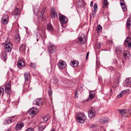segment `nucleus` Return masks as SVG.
<instances>
[{
    "label": "nucleus",
    "mask_w": 131,
    "mask_h": 131,
    "mask_svg": "<svg viewBox=\"0 0 131 131\" xmlns=\"http://www.w3.org/2000/svg\"><path fill=\"white\" fill-rule=\"evenodd\" d=\"M86 117L83 114L80 113L78 114L76 117V119L78 122L80 123H83L85 121Z\"/></svg>",
    "instance_id": "obj_1"
},
{
    "label": "nucleus",
    "mask_w": 131,
    "mask_h": 131,
    "mask_svg": "<svg viewBox=\"0 0 131 131\" xmlns=\"http://www.w3.org/2000/svg\"><path fill=\"white\" fill-rule=\"evenodd\" d=\"M12 47V44L10 43L9 40H7L5 42L4 48L5 52H10Z\"/></svg>",
    "instance_id": "obj_2"
},
{
    "label": "nucleus",
    "mask_w": 131,
    "mask_h": 131,
    "mask_svg": "<svg viewBox=\"0 0 131 131\" xmlns=\"http://www.w3.org/2000/svg\"><path fill=\"white\" fill-rule=\"evenodd\" d=\"M119 112L122 115L126 117H128L130 114L131 110L129 109L126 110L124 109L122 110H119Z\"/></svg>",
    "instance_id": "obj_3"
},
{
    "label": "nucleus",
    "mask_w": 131,
    "mask_h": 131,
    "mask_svg": "<svg viewBox=\"0 0 131 131\" xmlns=\"http://www.w3.org/2000/svg\"><path fill=\"white\" fill-rule=\"evenodd\" d=\"M45 12V9H40L37 12L38 19L39 22H41L43 20V16Z\"/></svg>",
    "instance_id": "obj_4"
},
{
    "label": "nucleus",
    "mask_w": 131,
    "mask_h": 131,
    "mask_svg": "<svg viewBox=\"0 0 131 131\" xmlns=\"http://www.w3.org/2000/svg\"><path fill=\"white\" fill-rule=\"evenodd\" d=\"M59 18L62 25L66 24L68 21V19L67 18L63 15H59Z\"/></svg>",
    "instance_id": "obj_5"
},
{
    "label": "nucleus",
    "mask_w": 131,
    "mask_h": 131,
    "mask_svg": "<svg viewBox=\"0 0 131 131\" xmlns=\"http://www.w3.org/2000/svg\"><path fill=\"white\" fill-rule=\"evenodd\" d=\"M124 85L125 86L131 88V78H127L123 83Z\"/></svg>",
    "instance_id": "obj_6"
},
{
    "label": "nucleus",
    "mask_w": 131,
    "mask_h": 131,
    "mask_svg": "<svg viewBox=\"0 0 131 131\" xmlns=\"http://www.w3.org/2000/svg\"><path fill=\"white\" fill-rule=\"evenodd\" d=\"M78 39L81 44L85 43L86 41V38L84 34H83L81 37H79Z\"/></svg>",
    "instance_id": "obj_7"
},
{
    "label": "nucleus",
    "mask_w": 131,
    "mask_h": 131,
    "mask_svg": "<svg viewBox=\"0 0 131 131\" xmlns=\"http://www.w3.org/2000/svg\"><path fill=\"white\" fill-rule=\"evenodd\" d=\"M11 84L10 81H9L6 84L5 87V92L7 94L9 93L10 92L11 89Z\"/></svg>",
    "instance_id": "obj_8"
},
{
    "label": "nucleus",
    "mask_w": 131,
    "mask_h": 131,
    "mask_svg": "<svg viewBox=\"0 0 131 131\" xmlns=\"http://www.w3.org/2000/svg\"><path fill=\"white\" fill-rule=\"evenodd\" d=\"M59 68L61 69H64L66 66V63L62 60H60L58 63Z\"/></svg>",
    "instance_id": "obj_9"
},
{
    "label": "nucleus",
    "mask_w": 131,
    "mask_h": 131,
    "mask_svg": "<svg viewBox=\"0 0 131 131\" xmlns=\"http://www.w3.org/2000/svg\"><path fill=\"white\" fill-rule=\"evenodd\" d=\"M42 101L41 98L37 99L36 100H35L33 102L34 104H35L36 105L38 106L42 105Z\"/></svg>",
    "instance_id": "obj_10"
},
{
    "label": "nucleus",
    "mask_w": 131,
    "mask_h": 131,
    "mask_svg": "<svg viewBox=\"0 0 131 131\" xmlns=\"http://www.w3.org/2000/svg\"><path fill=\"white\" fill-rule=\"evenodd\" d=\"M95 111L93 109H90L88 112L89 117L90 118L94 117L95 116Z\"/></svg>",
    "instance_id": "obj_11"
},
{
    "label": "nucleus",
    "mask_w": 131,
    "mask_h": 131,
    "mask_svg": "<svg viewBox=\"0 0 131 131\" xmlns=\"http://www.w3.org/2000/svg\"><path fill=\"white\" fill-rule=\"evenodd\" d=\"M17 66L19 68L21 69L25 67V63L22 60H20L17 62Z\"/></svg>",
    "instance_id": "obj_12"
},
{
    "label": "nucleus",
    "mask_w": 131,
    "mask_h": 131,
    "mask_svg": "<svg viewBox=\"0 0 131 131\" xmlns=\"http://www.w3.org/2000/svg\"><path fill=\"white\" fill-rule=\"evenodd\" d=\"M51 17L52 18H57L58 16V14L54 10V8H52L51 9Z\"/></svg>",
    "instance_id": "obj_13"
},
{
    "label": "nucleus",
    "mask_w": 131,
    "mask_h": 131,
    "mask_svg": "<svg viewBox=\"0 0 131 131\" xmlns=\"http://www.w3.org/2000/svg\"><path fill=\"white\" fill-rule=\"evenodd\" d=\"M1 57L2 59L5 62L7 58V53L5 52H2L1 54Z\"/></svg>",
    "instance_id": "obj_14"
},
{
    "label": "nucleus",
    "mask_w": 131,
    "mask_h": 131,
    "mask_svg": "<svg viewBox=\"0 0 131 131\" xmlns=\"http://www.w3.org/2000/svg\"><path fill=\"white\" fill-rule=\"evenodd\" d=\"M29 114L33 116L37 113V111L35 108H31L28 111Z\"/></svg>",
    "instance_id": "obj_15"
},
{
    "label": "nucleus",
    "mask_w": 131,
    "mask_h": 131,
    "mask_svg": "<svg viewBox=\"0 0 131 131\" xmlns=\"http://www.w3.org/2000/svg\"><path fill=\"white\" fill-rule=\"evenodd\" d=\"M2 20L3 23L5 25L7 24L8 23V17L7 15H4L2 18Z\"/></svg>",
    "instance_id": "obj_16"
},
{
    "label": "nucleus",
    "mask_w": 131,
    "mask_h": 131,
    "mask_svg": "<svg viewBox=\"0 0 131 131\" xmlns=\"http://www.w3.org/2000/svg\"><path fill=\"white\" fill-rule=\"evenodd\" d=\"M24 77L25 81H29L31 79L30 75L29 72L25 73L24 74Z\"/></svg>",
    "instance_id": "obj_17"
},
{
    "label": "nucleus",
    "mask_w": 131,
    "mask_h": 131,
    "mask_svg": "<svg viewBox=\"0 0 131 131\" xmlns=\"http://www.w3.org/2000/svg\"><path fill=\"white\" fill-rule=\"evenodd\" d=\"M79 64V62L74 60H72L70 63V64L71 66L74 67H76L78 66Z\"/></svg>",
    "instance_id": "obj_18"
},
{
    "label": "nucleus",
    "mask_w": 131,
    "mask_h": 131,
    "mask_svg": "<svg viewBox=\"0 0 131 131\" xmlns=\"http://www.w3.org/2000/svg\"><path fill=\"white\" fill-rule=\"evenodd\" d=\"M48 49L50 53H53L55 52V47L53 45H49Z\"/></svg>",
    "instance_id": "obj_19"
},
{
    "label": "nucleus",
    "mask_w": 131,
    "mask_h": 131,
    "mask_svg": "<svg viewBox=\"0 0 131 131\" xmlns=\"http://www.w3.org/2000/svg\"><path fill=\"white\" fill-rule=\"evenodd\" d=\"M15 116H13L11 117H8L6 120L4 124H8L11 122L13 121V119L12 118H14Z\"/></svg>",
    "instance_id": "obj_20"
},
{
    "label": "nucleus",
    "mask_w": 131,
    "mask_h": 131,
    "mask_svg": "<svg viewBox=\"0 0 131 131\" xmlns=\"http://www.w3.org/2000/svg\"><path fill=\"white\" fill-rule=\"evenodd\" d=\"M24 124L22 123H18L16 125L15 129L17 130H19L21 129L22 127L24 126Z\"/></svg>",
    "instance_id": "obj_21"
},
{
    "label": "nucleus",
    "mask_w": 131,
    "mask_h": 131,
    "mask_svg": "<svg viewBox=\"0 0 131 131\" xmlns=\"http://www.w3.org/2000/svg\"><path fill=\"white\" fill-rule=\"evenodd\" d=\"M95 96V93L93 91L90 92V94L89 95V98L87 100V101H89L92 99Z\"/></svg>",
    "instance_id": "obj_22"
},
{
    "label": "nucleus",
    "mask_w": 131,
    "mask_h": 131,
    "mask_svg": "<svg viewBox=\"0 0 131 131\" xmlns=\"http://www.w3.org/2000/svg\"><path fill=\"white\" fill-rule=\"evenodd\" d=\"M40 29H41V31L42 33V36L43 37H42V39L43 41V43H44V40L46 37V34L45 33V30L44 28H43V29H42L41 28Z\"/></svg>",
    "instance_id": "obj_23"
},
{
    "label": "nucleus",
    "mask_w": 131,
    "mask_h": 131,
    "mask_svg": "<svg viewBox=\"0 0 131 131\" xmlns=\"http://www.w3.org/2000/svg\"><path fill=\"white\" fill-rule=\"evenodd\" d=\"M19 50L21 52H24L25 50V45L24 44H21L20 46Z\"/></svg>",
    "instance_id": "obj_24"
},
{
    "label": "nucleus",
    "mask_w": 131,
    "mask_h": 131,
    "mask_svg": "<svg viewBox=\"0 0 131 131\" xmlns=\"http://www.w3.org/2000/svg\"><path fill=\"white\" fill-rule=\"evenodd\" d=\"M47 29L49 31L52 32L53 31V27L52 25L50 23H48L47 26Z\"/></svg>",
    "instance_id": "obj_25"
},
{
    "label": "nucleus",
    "mask_w": 131,
    "mask_h": 131,
    "mask_svg": "<svg viewBox=\"0 0 131 131\" xmlns=\"http://www.w3.org/2000/svg\"><path fill=\"white\" fill-rule=\"evenodd\" d=\"M21 12L20 10L18 8H17L15 9L14 12L13 13V15L15 16H18L20 13Z\"/></svg>",
    "instance_id": "obj_26"
},
{
    "label": "nucleus",
    "mask_w": 131,
    "mask_h": 131,
    "mask_svg": "<svg viewBox=\"0 0 131 131\" xmlns=\"http://www.w3.org/2000/svg\"><path fill=\"white\" fill-rule=\"evenodd\" d=\"M131 42V38L130 37H128L126 38L124 41V43L126 46H127V45L128 43Z\"/></svg>",
    "instance_id": "obj_27"
},
{
    "label": "nucleus",
    "mask_w": 131,
    "mask_h": 131,
    "mask_svg": "<svg viewBox=\"0 0 131 131\" xmlns=\"http://www.w3.org/2000/svg\"><path fill=\"white\" fill-rule=\"evenodd\" d=\"M126 25L127 28L128 30H129L130 26V18H128L127 19Z\"/></svg>",
    "instance_id": "obj_28"
},
{
    "label": "nucleus",
    "mask_w": 131,
    "mask_h": 131,
    "mask_svg": "<svg viewBox=\"0 0 131 131\" xmlns=\"http://www.w3.org/2000/svg\"><path fill=\"white\" fill-rule=\"evenodd\" d=\"M108 120L107 118H102L100 119V122L101 124H104L107 122Z\"/></svg>",
    "instance_id": "obj_29"
},
{
    "label": "nucleus",
    "mask_w": 131,
    "mask_h": 131,
    "mask_svg": "<svg viewBox=\"0 0 131 131\" xmlns=\"http://www.w3.org/2000/svg\"><path fill=\"white\" fill-rule=\"evenodd\" d=\"M129 91V89H127L126 90H124V91H122L121 92V93L118 94L117 95V97L118 98H120L124 94V93L126 91Z\"/></svg>",
    "instance_id": "obj_30"
},
{
    "label": "nucleus",
    "mask_w": 131,
    "mask_h": 131,
    "mask_svg": "<svg viewBox=\"0 0 131 131\" xmlns=\"http://www.w3.org/2000/svg\"><path fill=\"white\" fill-rule=\"evenodd\" d=\"M50 116L49 115H47L45 116H44L42 117L41 119V121L43 120L44 121H47L50 119Z\"/></svg>",
    "instance_id": "obj_31"
},
{
    "label": "nucleus",
    "mask_w": 131,
    "mask_h": 131,
    "mask_svg": "<svg viewBox=\"0 0 131 131\" xmlns=\"http://www.w3.org/2000/svg\"><path fill=\"white\" fill-rule=\"evenodd\" d=\"M103 8H105L107 7L108 3L107 0H103Z\"/></svg>",
    "instance_id": "obj_32"
},
{
    "label": "nucleus",
    "mask_w": 131,
    "mask_h": 131,
    "mask_svg": "<svg viewBox=\"0 0 131 131\" xmlns=\"http://www.w3.org/2000/svg\"><path fill=\"white\" fill-rule=\"evenodd\" d=\"M122 51V48L120 47L116 48V49L115 50L116 51L117 53H120Z\"/></svg>",
    "instance_id": "obj_33"
},
{
    "label": "nucleus",
    "mask_w": 131,
    "mask_h": 131,
    "mask_svg": "<svg viewBox=\"0 0 131 131\" xmlns=\"http://www.w3.org/2000/svg\"><path fill=\"white\" fill-rule=\"evenodd\" d=\"M4 89L2 87H0V95L2 94V95L3 96L4 93Z\"/></svg>",
    "instance_id": "obj_34"
},
{
    "label": "nucleus",
    "mask_w": 131,
    "mask_h": 131,
    "mask_svg": "<svg viewBox=\"0 0 131 131\" xmlns=\"http://www.w3.org/2000/svg\"><path fill=\"white\" fill-rule=\"evenodd\" d=\"M121 6L122 8L123 11L125 12L127 10V8L125 4L122 5Z\"/></svg>",
    "instance_id": "obj_35"
},
{
    "label": "nucleus",
    "mask_w": 131,
    "mask_h": 131,
    "mask_svg": "<svg viewBox=\"0 0 131 131\" xmlns=\"http://www.w3.org/2000/svg\"><path fill=\"white\" fill-rule=\"evenodd\" d=\"M46 126L41 125L39 128V130L41 131H42L46 128Z\"/></svg>",
    "instance_id": "obj_36"
},
{
    "label": "nucleus",
    "mask_w": 131,
    "mask_h": 131,
    "mask_svg": "<svg viewBox=\"0 0 131 131\" xmlns=\"http://www.w3.org/2000/svg\"><path fill=\"white\" fill-rule=\"evenodd\" d=\"M102 27H101L100 25H99L97 27V32L99 33V32L101 30Z\"/></svg>",
    "instance_id": "obj_37"
},
{
    "label": "nucleus",
    "mask_w": 131,
    "mask_h": 131,
    "mask_svg": "<svg viewBox=\"0 0 131 131\" xmlns=\"http://www.w3.org/2000/svg\"><path fill=\"white\" fill-rule=\"evenodd\" d=\"M30 67L33 68H35L36 67V64L35 63H31L30 65Z\"/></svg>",
    "instance_id": "obj_38"
},
{
    "label": "nucleus",
    "mask_w": 131,
    "mask_h": 131,
    "mask_svg": "<svg viewBox=\"0 0 131 131\" xmlns=\"http://www.w3.org/2000/svg\"><path fill=\"white\" fill-rule=\"evenodd\" d=\"M15 40L16 42H19L20 41V38L19 35L16 36V38L15 39Z\"/></svg>",
    "instance_id": "obj_39"
},
{
    "label": "nucleus",
    "mask_w": 131,
    "mask_h": 131,
    "mask_svg": "<svg viewBox=\"0 0 131 131\" xmlns=\"http://www.w3.org/2000/svg\"><path fill=\"white\" fill-rule=\"evenodd\" d=\"M128 53H129V52L128 50L125 51L124 53V57H126Z\"/></svg>",
    "instance_id": "obj_40"
},
{
    "label": "nucleus",
    "mask_w": 131,
    "mask_h": 131,
    "mask_svg": "<svg viewBox=\"0 0 131 131\" xmlns=\"http://www.w3.org/2000/svg\"><path fill=\"white\" fill-rule=\"evenodd\" d=\"M94 10L97 11V4L96 3H95L94 6Z\"/></svg>",
    "instance_id": "obj_41"
},
{
    "label": "nucleus",
    "mask_w": 131,
    "mask_h": 131,
    "mask_svg": "<svg viewBox=\"0 0 131 131\" xmlns=\"http://www.w3.org/2000/svg\"><path fill=\"white\" fill-rule=\"evenodd\" d=\"M120 4L121 5V6L122 5H123L125 4V3H124V0H120Z\"/></svg>",
    "instance_id": "obj_42"
},
{
    "label": "nucleus",
    "mask_w": 131,
    "mask_h": 131,
    "mask_svg": "<svg viewBox=\"0 0 131 131\" xmlns=\"http://www.w3.org/2000/svg\"><path fill=\"white\" fill-rule=\"evenodd\" d=\"M25 131H34L33 129L32 128H29L26 129Z\"/></svg>",
    "instance_id": "obj_43"
},
{
    "label": "nucleus",
    "mask_w": 131,
    "mask_h": 131,
    "mask_svg": "<svg viewBox=\"0 0 131 131\" xmlns=\"http://www.w3.org/2000/svg\"><path fill=\"white\" fill-rule=\"evenodd\" d=\"M127 46H128V48L131 49V42L128 43Z\"/></svg>",
    "instance_id": "obj_44"
},
{
    "label": "nucleus",
    "mask_w": 131,
    "mask_h": 131,
    "mask_svg": "<svg viewBox=\"0 0 131 131\" xmlns=\"http://www.w3.org/2000/svg\"><path fill=\"white\" fill-rule=\"evenodd\" d=\"M96 11L94 10V11H92V15L93 16H94V15L96 14Z\"/></svg>",
    "instance_id": "obj_45"
},
{
    "label": "nucleus",
    "mask_w": 131,
    "mask_h": 131,
    "mask_svg": "<svg viewBox=\"0 0 131 131\" xmlns=\"http://www.w3.org/2000/svg\"><path fill=\"white\" fill-rule=\"evenodd\" d=\"M58 82V80L57 79H56L54 80V83L55 84H56Z\"/></svg>",
    "instance_id": "obj_46"
},
{
    "label": "nucleus",
    "mask_w": 131,
    "mask_h": 131,
    "mask_svg": "<svg viewBox=\"0 0 131 131\" xmlns=\"http://www.w3.org/2000/svg\"><path fill=\"white\" fill-rule=\"evenodd\" d=\"M113 62L114 63H116L117 62V60L116 59H114L113 60Z\"/></svg>",
    "instance_id": "obj_47"
},
{
    "label": "nucleus",
    "mask_w": 131,
    "mask_h": 131,
    "mask_svg": "<svg viewBox=\"0 0 131 131\" xmlns=\"http://www.w3.org/2000/svg\"><path fill=\"white\" fill-rule=\"evenodd\" d=\"M89 52H88L86 54V59H88V56L89 55Z\"/></svg>",
    "instance_id": "obj_48"
},
{
    "label": "nucleus",
    "mask_w": 131,
    "mask_h": 131,
    "mask_svg": "<svg viewBox=\"0 0 131 131\" xmlns=\"http://www.w3.org/2000/svg\"><path fill=\"white\" fill-rule=\"evenodd\" d=\"M49 96H51L52 95V92L51 91H49Z\"/></svg>",
    "instance_id": "obj_49"
},
{
    "label": "nucleus",
    "mask_w": 131,
    "mask_h": 131,
    "mask_svg": "<svg viewBox=\"0 0 131 131\" xmlns=\"http://www.w3.org/2000/svg\"><path fill=\"white\" fill-rule=\"evenodd\" d=\"M119 78H118L117 79V81H116L117 82V83H118V82H119Z\"/></svg>",
    "instance_id": "obj_50"
},
{
    "label": "nucleus",
    "mask_w": 131,
    "mask_h": 131,
    "mask_svg": "<svg viewBox=\"0 0 131 131\" xmlns=\"http://www.w3.org/2000/svg\"><path fill=\"white\" fill-rule=\"evenodd\" d=\"M110 70H111V71H112L113 70H114V69L113 68H110Z\"/></svg>",
    "instance_id": "obj_51"
},
{
    "label": "nucleus",
    "mask_w": 131,
    "mask_h": 131,
    "mask_svg": "<svg viewBox=\"0 0 131 131\" xmlns=\"http://www.w3.org/2000/svg\"><path fill=\"white\" fill-rule=\"evenodd\" d=\"M94 126H95V125H91V127H94Z\"/></svg>",
    "instance_id": "obj_52"
},
{
    "label": "nucleus",
    "mask_w": 131,
    "mask_h": 131,
    "mask_svg": "<svg viewBox=\"0 0 131 131\" xmlns=\"http://www.w3.org/2000/svg\"><path fill=\"white\" fill-rule=\"evenodd\" d=\"M91 6H93V5H92V4H93V3L92 2H91Z\"/></svg>",
    "instance_id": "obj_53"
},
{
    "label": "nucleus",
    "mask_w": 131,
    "mask_h": 131,
    "mask_svg": "<svg viewBox=\"0 0 131 131\" xmlns=\"http://www.w3.org/2000/svg\"><path fill=\"white\" fill-rule=\"evenodd\" d=\"M50 131H55L54 129L53 128H52L51 130Z\"/></svg>",
    "instance_id": "obj_54"
},
{
    "label": "nucleus",
    "mask_w": 131,
    "mask_h": 131,
    "mask_svg": "<svg viewBox=\"0 0 131 131\" xmlns=\"http://www.w3.org/2000/svg\"><path fill=\"white\" fill-rule=\"evenodd\" d=\"M40 25H38V27L39 28H40Z\"/></svg>",
    "instance_id": "obj_55"
},
{
    "label": "nucleus",
    "mask_w": 131,
    "mask_h": 131,
    "mask_svg": "<svg viewBox=\"0 0 131 131\" xmlns=\"http://www.w3.org/2000/svg\"><path fill=\"white\" fill-rule=\"evenodd\" d=\"M76 94H77V92L76 91L75 92V96H76Z\"/></svg>",
    "instance_id": "obj_56"
},
{
    "label": "nucleus",
    "mask_w": 131,
    "mask_h": 131,
    "mask_svg": "<svg viewBox=\"0 0 131 131\" xmlns=\"http://www.w3.org/2000/svg\"><path fill=\"white\" fill-rule=\"evenodd\" d=\"M7 131H10V129H8Z\"/></svg>",
    "instance_id": "obj_57"
},
{
    "label": "nucleus",
    "mask_w": 131,
    "mask_h": 131,
    "mask_svg": "<svg viewBox=\"0 0 131 131\" xmlns=\"http://www.w3.org/2000/svg\"><path fill=\"white\" fill-rule=\"evenodd\" d=\"M38 39H37V41H38Z\"/></svg>",
    "instance_id": "obj_58"
},
{
    "label": "nucleus",
    "mask_w": 131,
    "mask_h": 131,
    "mask_svg": "<svg viewBox=\"0 0 131 131\" xmlns=\"http://www.w3.org/2000/svg\"><path fill=\"white\" fill-rule=\"evenodd\" d=\"M54 119V118L53 119Z\"/></svg>",
    "instance_id": "obj_59"
}]
</instances>
